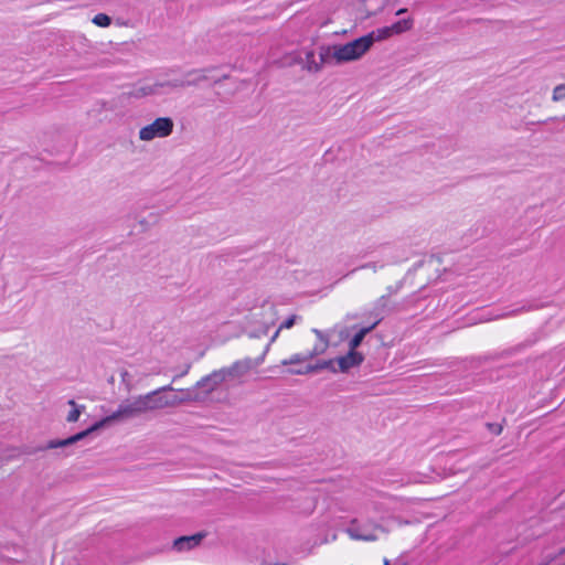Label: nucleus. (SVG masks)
<instances>
[{
    "label": "nucleus",
    "mask_w": 565,
    "mask_h": 565,
    "mask_svg": "<svg viewBox=\"0 0 565 565\" xmlns=\"http://www.w3.org/2000/svg\"><path fill=\"white\" fill-rule=\"evenodd\" d=\"M371 38H359L345 44L322 45V58L343 64L361 58L370 50Z\"/></svg>",
    "instance_id": "nucleus-2"
},
{
    "label": "nucleus",
    "mask_w": 565,
    "mask_h": 565,
    "mask_svg": "<svg viewBox=\"0 0 565 565\" xmlns=\"http://www.w3.org/2000/svg\"><path fill=\"white\" fill-rule=\"evenodd\" d=\"M312 332L317 335L318 342L313 347L311 351H309V355L313 359L317 355L323 354L329 348V338L319 329H312Z\"/></svg>",
    "instance_id": "nucleus-12"
},
{
    "label": "nucleus",
    "mask_w": 565,
    "mask_h": 565,
    "mask_svg": "<svg viewBox=\"0 0 565 565\" xmlns=\"http://www.w3.org/2000/svg\"><path fill=\"white\" fill-rule=\"evenodd\" d=\"M190 399L199 401L200 396L198 394H189L184 397H179L173 393L171 386H164L143 396V412L175 407Z\"/></svg>",
    "instance_id": "nucleus-3"
},
{
    "label": "nucleus",
    "mask_w": 565,
    "mask_h": 565,
    "mask_svg": "<svg viewBox=\"0 0 565 565\" xmlns=\"http://www.w3.org/2000/svg\"><path fill=\"white\" fill-rule=\"evenodd\" d=\"M93 23H95L98 26H108L111 23V19L105 14V13H98L94 17Z\"/></svg>",
    "instance_id": "nucleus-20"
},
{
    "label": "nucleus",
    "mask_w": 565,
    "mask_h": 565,
    "mask_svg": "<svg viewBox=\"0 0 565 565\" xmlns=\"http://www.w3.org/2000/svg\"><path fill=\"white\" fill-rule=\"evenodd\" d=\"M488 428L494 435H500L502 433V426L500 424H488Z\"/></svg>",
    "instance_id": "nucleus-24"
},
{
    "label": "nucleus",
    "mask_w": 565,
    "mask_h": 565,
    "mask_svg": "<svg viewBox=\"0 0 565 565\" xmlns=\"http://www.w3.org/2000/svg\"><path fill=\"white\" fill-rule=\"evenodd\" d=\"M360 268H369V269H372L373 271H376L377 270V266L375 263H367V264H364L362 265Z\"/></svg>",
    "instance_id": "nucleus-26"
},
{
    "label": "nucleus",
    "mask_w": 565,
    "mask_h": 565,
    "mask_svg": "<svg viewBox=\"0 0 565 565\" xmlns=\"http://www.w3.org/2000/svg\"><path fill=\"white\" fill-rule=\"evenodd\" d=\"M393 34H401L404 33L413 28V20L412 19H403L399 20L392 25H390Z\"/></svg>",
    "instance_id": "nucleus-18"
},
{
    "label": "nucleus",
    "mask_w": 565,
    "mask_h": 565,
    "mask_svg": "<svg viewBox=\"0 0 565 565\" xmlns=\"http://www.w3.org/2000/svg\"><path fill=\"white\" fill-rule=\"evenodd\" d=\"M563 98H565V85L564 84H559V85L554 87L552 99L554 102H559Z\"/></svg>",
    "instance_id": "nucleus-21"
},
{
    "label": "nucleus",
    "mask_w": 565,
    "mask_h": 565,
    "mask_svg": "<svg viewBox=\"0 0 565 565\" xmlns=\"http://www.w3.org/2000/svg\"><path fill=\"white\" fill-rule=\"evenodd\" d=\"M333 363H334L333 360L322 361L316 365H308L305 369L292 370V371H290V373L301 375V374L313 373L318 370H323V369H330L333 372H335L337 370L333 367Z\"/></svg>",
    "instance_id": "nucleus-14"
},
{
    "label": "nucleus",
    "mask_w": 565,
    "mask_h": 565,
    "mask_svg": "<svg viewBox=\"0 0 565 565\" xmlns=\"http://www.w3.org/2000/svg\"><path fill=\"white\" fill-rule=\"evenodd\" d=\"M383 565H391V562H390V559H387V558H384V559H383Z\"/></svg>",
    "instance_id": "nucleus-30"
},
{
    "label": "nucleus",
    "mask_w": 565,
    "mask_h": 565,
    "mask_svg": "<svg viewBox=\"0 0 565 565\" xmlns=\"http://www.w3.org/2000/svg\"><path fill=\"white\" fill-rule=\"evenodd\" d=\"M162 84H156V85H143L142 92L143 95H151L156 94L158 92V87H162Z\"/></svg>",
    "instance_id": "nucleus-23"
},
{
    "label": "nucleus",
    "mask_w": 565,
    "mask_h": 565,
    "mask_svg": "<svg viewBox=\"0 0 565 565\" xmlns=\"http://www.w3.org/2000/svg\"><path fill=\"white\" fill-rule=\"evenodd\" d=\"M388 531L381 524L371 520H352L345 529V533L350 539L355 541L374 542L377 541L381 534H386Z\"/></svg>",
    "instance_id": "nucleus-4"
},
{
    "label": "nucleus",
    "mask_w": 565,
    "mask_h": 565,
    "mask_svg": "<svg viewBox=\"0 0 565 565\" xmlns=\"http://www.w3.org/2000/svg\"><path fill=\"white\" fill-rule=\"evenodd\" d=\"M364 358L363 355L353 350H349V352L338 358L335 361L339 365V370L343 373L348 372L350 369L359 366L363 362Z\"/></svg>",
    "instance_id": "nucleus-10"
},
{
    "label": "nucleus",
    "mask_w": 565,
    "mask_h": 565,
    "mask_svg": "<svg viewBox=\"0 0 565 565\" xmlns=\"http://www.w3.org/2000/svg\"><path fill=\"white\" fill-rule=\"evenodd\" d=\"M322 53H323L322 46H320L318 57L316 56L315 51L307 50V51H305V58L299 57V60L297 62L302 64L303 70H306L310 73H318L322 70V66L324 64H330L329 58H326V60L322 58Z\"/></svg>",
    "instance_id": "nucleus-8"
},
{
    "label": "nucleus",
    "mask_w": 565,
    "mask_h": 565,
    "mask_svg": "<svg viewBox=\"0 0 565 565\" xmlns=\"http://www.w3.org/2000/svg\"><path fill=\"white\" fill-rule=\"evenodd\" d=\"M398 288H399L398 286H396V287H388V288H387V291H388V292H387V295H386V296H387V298H388L391 295L396 294V292L398 291Z\"/></svg>",
    "instance_id": "nucleus-27"
},
{
    "label": "nucleus",
    "mask_w": 565,
    "mask_h": 565,
    "mask_svg": "<svg viewBox=\"0 0 565 565\" xmlns=\"http://www.w3.org/2000/svg\"><path fill=\"white\" fill-rule=\"evenodd\" d=\"M189 369H190V365H188V366H186V369L184 370V372H183V373H181V374H180V376H182V375L186 374V373H188V371H189Z\"/></svg>",
    "instance_id": "nucleus-31"
},
{
    "label": "nucleus",
    "mask_w": 565,
    "mask_h": 565,
    "mask_svg": "<svg viewBox=\"0 0 565 565\" xmlns=\"http://www.w3.org/2000/svg\"><path fill=\"white\" fill-rule=\"evenodd\" d=\"M299 317L296 316V315H292L290 316L288 319H286L280 326H279V330H282V329H290L297 321Z\"/></svg>",
    "instance_id": "nucleus-22"
},
{
    "label": "nucleus",
    "mask_w": 565,
    "mask_h": 565,
    "mask_svg": "<svg viewBox=\"0 0 565 565\" xmlns=\"http://www.w3.org/2000/svg\"><path fill=\"white\" fill-rule=\"evenodd\" d=\"M407 11V9L403 8V9H399L397 12H396V15H401L403 13H405Z\"/></svg>",
    "instance_id": "nucleus-29"
},
{
    "label": "nucleus",
    "mask_w": 565,
    "mask_h": 565,
    "mask_svg": "<svg viewBox=\"0 0 565 565\" xmlns=\"http://www.w3.org/2000/svg\"><path fill=\"white\" fill-rule=\"evenodd\" d=\"M564 555H565V548L559 550V553H558V556L561 557L559 565H565V558H563Z\"/></svg>",
    "instance_id": "nucleus-28"
},
{
    "label": "nucleus",
    "mask_w": 565,
    "mask_h": 565,
    "mask_svg": "<svg viewBox=\"0 0 565 565\" xmlns=\"http://www.w3.org/2000/svg\"><path fill=\"white\" fill-rule=\"evenodd\" d=\"M205 536L206 534L203 532H199L193 535L180 536L173 541L172 548L177 552L190 551L199 546Z\"/></svg>",
    "instance_id": "nucleus-9"
},
{
    "label": "nucleus",
    "mask_w": 565,
    "mask_h": 565,
    "mask_svg": "<svg viewBox=\"0 0 565 565\" xmlns=\"http://www.w3.org/2000/svg\"><path fill=\"white\" fill-rule=\"evenodd\" d=\"M392 35H393V32H392L391 28L384 26V28L376 29L366 35H363V38H371V42H370V47H371L374 44V42L386 40Z\"/></svg>",
    "instance_id": "nucleus-15"
},
{
    "label": "nucleus",
    "mask_w": 565,
    "mask_h": 565,
    "mask_svg": "<svg viewBox=\"0 0 565 565\" xmlns=\"http://www.w3.org/2000/svg\"><path fill=\"white\" fill-rule=\"evenodd\" d=\"M141 412V398H135L132 401H124L118 409L110 415L102 418L100 420L96 422L94 425H92L89 428L79 431L68 438L65 439H53L50 440L45 446H41L36 449V451H43L47 449H56V448H67L87 436H89L92 433L109 427L110 425L115 423H122L130 418L137 417L139 413Z\"/></svg>",
    "instance_id": "nucleus-1"
},
{
    "label": "nucleus",
    "mask_w": 565,
    "mask_h": 565,
    "mask_svg": "<svg viewBox=\"0 0 565 565\" xmlns=\"http://www.w3.org/2000/svg\"><path fill=\"white\" fill-rule=\"evenodd\" d=\"M387 311V296L380 297L375 303L374 308L371 311V316L375 317L377 320L380 317L383 319V313Z\"/></svg>",
    "instance_id": "nucleus-16"
},
{
    "label": "nucleus",
    "mask_w": 565,
    "mask_h": 565,
    "mask_svg": "<svg viewBox=\"0 0 565 565\" xmlns=\"http://www.w3.org/2000/svg\"><path fill=\"white\" fill-rule=\"evenodd\" d=\"M174 122L170 117H159L153 122L143 126V140L166 138L173 131Z\"/></svg>",
    "instance_id": "nucleus-7"
},
{
    "label": "nucleus",
    "mask_w": 565,
    "mask_h": 565,
    "mask_svg": "<svg viewBox=\"0 0 565 565\" xmlns=\"http://www.w3.org/2000/svg\"><path fill=\"white\" fill-rule=\"evenodd\" d=\"M382 321V318L380 317L377 320H375L370 327H364L360 329L354 337L349 342V349L356 351V348L362 343L364 337L370 333L380 322Z\"/></svg>",
    "instance_id": "nucleus-13"
},
{
    "label": "nucleus",
    "mask_w": 565,
    "mask_h": 565,
    "mask_svg": "<svg viewBox=\"0 0 565 565\" xmlns=\"http://www.w3.org/2000/svg\"><path fill=\"white\" fill-rule=\"evenodd\" d=\"M223 383L225 382V379L223 376V373L221 369L213 371L209 375L202 377L192 390H188L186 395H195L198 394L200 396V399H203L209 394L216 391Z\"/></svg>",
    "instance_id": "nucleus-6"
},
{
    "label": "nucleus",
    "mask_w": 565,
    "mask_h": 565,
    "mask_svg": "<svg viewBox=\"0 0 565 565\" xmlns=\"http://www.w3.org/2000/svg\"><path fill=\"white\" fill-rule=\"evenodd\" d=\"M68 405L72 406V409L67 414L66 420L68 423H76L79 419L82 412L85 409V406L76 404L74 399H70Z\"/></svg>",
    "instance_id": "nucleus-17"
},
{
    "label": "nucleus",
    "mask_w": 565,
    "mask_h": 565,
    "mask_svg": "<svg viewBox=\"0 0 565 565\" xmlns=\"http://www.w3.org/2000/svg\"><path fill=\"white\" fill-rule=\"evenodd\" d=\"M386 0H361L360 12L364 18L376 14L385 7Z\"/></svg>",
    "instance_id": "nucleus-11"
},
{
    "label": "nucleus",
    "mask_w": 565,
    "mask_h": 565,
    "mask_svg": "<svg viewBox=\"0 0 565 565\" xmlns=\"http://www.w3.org/2000/svg\"><path fill=\"white\" fill-rule=\"evenodd\" d=\"M280 331H281V330H279V328L276 330V332H275V333L273 334V337L270 338V341H269V343L266 345V348H265V350H264V353H263L262 355H264V356L266 355V353H267V352H268V350H269V347L271 345V343H274V342L276 341V339L278 338V335H279V332H280Z\"/></svg>",
    "instance_id": "nucleus-25"
},
{
    "label": "nucleus",
    "mask_w": 565,
    "mask_h": 565,
    "mask_svg": "<svg viewBox=\"0 0 565 565\" xmlns=\"http://www.w3.org/2000/svg\"><path fill=\"white\" fill-rule=\"evenodd\" d=\"M309 360H311L309 353H297V354L291 355L289 359L282 360L281 364L282 365L299 364V363H303Z\"/></svg>",
    "instance_id": "nucleus-19"
},
{
    "label": "nucleus",
    "mask_w": 565,
    "mask_h": 565,
    "mask_svg": "<svg viewBox=\"0 0 565 565\" xmlns=\"http://www.w3.org/2000/svg\"><path fill=\"white\" fill-rule=\"evenodd\" d=\"M264 362V355L256 359L245 358L237 360L230 366L222 367L221 371L225 382L243 383V377L246 376L252 370L258 367Z\"/></svg>",
    "instance_id": "nucleus-5"
}]
</instances>
